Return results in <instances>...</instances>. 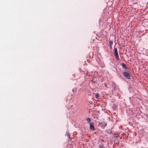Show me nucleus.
Listing matches in <instances>:
<instances>
[{"label": "nucleus", "mask_w": 148, "mask_h": 148, "mask_svg": "<svg viewBox=\"0 0 148 148\" xmlns=\"http://www.w3.org/2000/svg\"><path fill=\"white\" fill-rule=\"evenodd\" d=\"M114 55L116 59L117 60H119V56L116 48L114 47Z\"/></svg>", "instance_id": "1"}, {"label": "nucleus", "mask_w": 148, "mask_h": 148, "mask_svg": "<svg viewBox=\"0 0 148 148\" xmlns=\"http://www.w3.org/2000/svg\"><path fill=\"white\" fill-rule=\"evenodd\" d=\"M123 75L127 79H130L131 78L130 74L126 71L124 72L123 74Z\"/></svg>", "instance_id": "2"}, {"label": "nucleus", "mask_w": 148, "mask_h": 148, "mask_svg": "<svg viewBox=\"0 0 148 148\" xmlns=\"http://www.w3.org/2000/svg\"><path fill=\"white\" fill-rule=\"evenodd\" d=\"M90 129L92 130H95L94 124L92 123H90Z\"/></svg>", "instance_id": "3"}, {"label": "nucleus", "mask_w": 148, "mask_h": 148, "mask_svg": "<svg viewBox=\"0 0 148 148\" xmlns=\"http://www.w3.org/2000/svg\"><path fill=\"white\" fill-rule=\"evenodd\" d=\"M121 66H122V67L123 68H124L125 69L127 68V67L126 66V65L124 63H122Z\"/></svg>", "instance_id": "4"}, {"label": "nucleus", "mask_w": 148, "mask_h": 148, "mask_svg": "<svg viewBox=\"0 0 148 148\" xmlns=\"http://www.w3.org/2000/svg\"><path fill=\"white\" fill-rule=\"evenodd\" d=\"M109 45H113V41L112 40H110L109 42Z\"/></svg>", "instance_id": "5"}, {"label": "nucleus", "mask_w": 148, "mask_h": 148, "mask_svg": "<svg viewBox=\"0 0 148 148\" xmlns=\"http://www.w3.org/2000/svg\"><path fill=\"white\" fill-rule=\"evenodd\" d=\"M86 121H87V122H88V123H89L90 122V121H91V119H90L89 118H87V119H86Z\"/></svg>", "instance_id": "6"}, {"label": "nucleus", "mask_w": 148, "mask_h": 148, "mask_svg": "<svg viewBox=\"0 0 148 148\" xmlns=\"http://www.w3.org/2000/svg\"><path fill=\"white\" fill-rule=\"evenodd\" d=\"M99 97V95L98 93H96L95 95V97L96 98H97Z\"/></svg>", "instance_id": "7"}, {"label": "nucleus", "mask_w": 148, "mask_h": 148, "mask_svg": "<svg viewBox=\"0 0 148 148\" xmlns=\"http://www.w3.org/2000/svg\"><path fill=\"white\" fill-rule=\"evenodd\" d=\"M99 148H105L104 146L103 145H100Z\"/></svg>", "instance_id": "8"}, {"label": "nucleus", "mask_w": 148, "mask_h": 148, "mask_svg": "<svg viewBox=\"0 0 148 148\" xmlns=\"http://www.w3.org/2000/svg\"><path fill=\"white\" fill-rule=\"evenodd\" d=\"M116 86V84L115 83H113L112 84V86L114 87H114Z\"/></svg>", "instance_id": "9"}, {"label": "nucleus", "mask_w": 148, "mask_h": 148, "mask_svg": "<svg viewBox=\"0 0 148 148\" xmlns=\"http://www.w3.org/2000/svg\"><path fill=\"white\" fill-rule=\"evenodd\" d=\"M112 45H110V47L111 49H112Z\"/></svg>", "instance_id": "10"}, {"label": "nucleus", "mask_w": 148, "mask_h": 148, "mask_svg": "<svg viewBox=\"0 0 148 148\" xmlns=\"http://www.w3.org/2000/svg\"><path fill=\"white\" fill-rule=\"evenodd\" d=\"M104 85H105V87H107V85L106 84V83H105V84H104Z\"/></svg>", "instance_id": "11"}, {"label": "nucleus", "mask_w": 148, "mask_h": 148, "mask_svg": "<svg viewBox=\"0 0 148 148\" xmlns=\"http://www.w3.org/2000/svg\"><path fill=\"white\" fill-rule=\"evenodd\" d=\"M68 136V138H70V137L69 136Z\"/></svg>", "instance_id": "12"}, {"label": "nucleus", "mask_w": 148, "mask_h": 148, "mask_svg": "<svg viewBox=\"0 0 148 148\" xmlns=\"http://www.w3.org/2000/svg\"><path fill=\"white\" fill-rule=\"evenodd\" d=\"M79 70H80V71H81V69L80 68H79Z\"/></svg>", "instance_id": "13"}, {"label": "nucleus", "mask_w": 148, "mask_h": 148, "mask_svg": "<svg viewBox=\"0 0 148 148\" xmlns=\"http://www.w3.org/2000/svg\"><path fill=\"white\" fill-rule=\"evenodd\" d=\"M107 125V124H106L105 125L106 126Z\"/></svg>", "instance_id": "14"}]
</instances>
